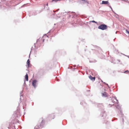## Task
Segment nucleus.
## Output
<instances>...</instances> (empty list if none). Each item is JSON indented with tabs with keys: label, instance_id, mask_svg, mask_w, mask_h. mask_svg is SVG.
<instances>
[{
	"label": "nucleus",
	"instance_id": "1",
	"mask_svg": "<svg viewBox=\"0 0 129 129\" xmlns=\"http://www.w3.org/2000/svg\"><path fill=\"white\" fill-rule=\"evenodd\" d=\"M107 26L105 24H102L98 26V28L102 30H104L107 29Z\"/></svg>",
	"mask_w": 129,
	"mask_h": 129
},
{
	"label": "nucleus",
	"instance_id": "2",
	"mask_svg": "<svg viewBox=\"0 0 129 129\" xmlns=\"http://www.w3.org/2000/svg\"><path fill=\"white\" fill-rule=\"evenodd\" d=\"M37 81L36 80H33L32 82V85L34 88H36V83Z\"/></svg>",
	"mask_w": 129,
	"mask_h": 129
},
{
	"label": "nucleus",
	"instance_id": "3",
	"mask_svg": "<svg viewBox=\"0 0 129 129\" xmlns=\"http://www.w3.org/2000/svg\"><path fill=\"white\" fill-rule=\"evenodd\" d=\"M112 100L113 103H117L118 102V100L115 98H112Z\"/></svg>",
	"mask_w": 129,
	"mask_h": 129
},
{
	"label": "nucleus",
	"instance_id": "4",
	"mask_svg": "<svg viewBox=\"0 0 129 129\" xmlns=\"http://www.w3.org/2000/svg\"><path fill=\"white\" fill-rule=\"evenodd\" d=\"M89 78L92 81H94L95 79V77H92L91 76H89Z\"/></svg>",
	"mask_w": 129,
	"mask_h": 129
},
{
	"label": "nucleus",
	"instance_id": "5",
	"mask_svg": "<svg viewBox=\"0 0 129 129\" xmlns=\"http://www.w3.org/2000/svg\"><path fill=\"white\" fill-rule=\"evenodd\" d=\"M102 4H109V3L108 1H102Z\"/></svg>",
	"mask_w": 129,
	"mask_h": 129
},
{
	"label": "nucleus",
	"instance_id": "6",
	"mask_svg": "<svg viewBox=\"0 0 129 129\" xmlns=\"http://www.w3.org/2000/svg\"><path fill=\"white\" fill-rule=\"evenodd\" d=\"M27 63L28 65V67H29V66L30 64V61L29 59H28L27 61Z\"/></svg>",
	"mask_w": 129,
	"mask_h": 129
},
{
	"label": "nucleus",
	"instance_id": "7",
	"mask_svg": "<svg viewBox=\"0 0 129 129\" xmlns=\"http://www.w3.org/2000/svg\"><path fill=\"white\" fill-rule=\"evenodd\" d=\"M41 41L42 40H41L40 39H38L37 41L36 44H38L39 43H40Z\"/></svg>",
	"mask_w": 129,
	"mask_h": 129
},
{
	"label": "nucleus",
	"instance_id": "8",
	"mask_svg": "<svg viewBox=\"0 0 129 129\" xmlns=\"http://www.w3.org/2000/svg\"><path fill=\"white\" fill-rule=\"evenodd\" d=\"M25 79H26V80L27 81H28V75L26 74L25 75Z\"/></svg>",
	"mask_w": 129,
	"mask_h": 129
},
{
	"label": "nucleus",
	"instance_id": "9",
	"mask_svg": "<svg viewBox=\"0 0 129 129\" xmlns=\"http://www.w3.org/2000/svg\"><path fill=\"white\" fill-rule=\"evenodd\" d=\"M102 95L104 96H107L108 95V94L106 92H105L104 93L102 94Z\"/></svg>",
	"mask_w": 129,
	"mask_h": 129
},
{
	"label": "nucleus",
	"instance_id": "10",
	"mask_svg": "<svg viewBox=\"0 0 129 129\" xmlns=\"http://www.w3.org/2000/svg\"><path fill=\"white\" fill-rule=\"evenodd\" d=\"M90 22H94V23H96V22L95 21H93V20L90 21Z\"/></svg>",
	"mask_w": 129,
	"mask_h": 129
},
{
	"label": "nucleus",
	"instance_id": "11",
	"mask_svg": "<svg viewBox=\"0 0 129 129\" xmlns=\"http://www.w3.org/2000/svg\"><path fill=\"white\" fill-rule=\"evenodd\" d=\"M44 123V121L43 120H42L41 122V123Z\"/></svg>",
	"mask_w": 129,
	"mask_h": 129
},
{
	"label": "nucleus",
	"instance_id": "12",
	"mask_svg": "<svg viewBox=\"0 0 129 129\" xmlns=\"http://www.w3.org/2000/svg\"><path fill=\"white\" fill-rule=\"evenodd\" d=\"M126 31L128 34H129V31H128L127 30H126Z\"/></svg>",
	"mask_w": 129,
	"mask_h": 129
},
{
	"label": "nucleus",
	"instance_id": "13",
	"mask_svg": "<svg viewBox=\"0 0 129 129\" xmlns=\"http://www.w3.org/2000/svg\"><path fill=\"white\" fill-rule=\"evenodd\" d=\"M46 6H48V3H47V4H46Z\"/></svg>",
	"mask_w": 129,
	"mask_h": 129
},
{
	"label": "nucleus",
	"instance_id": "14",
	"mask_svg": "<svg viewBox=\"0 0 129 129\" xmlns=\"http://www.w3.org/2000/svg\"><path fill=\"white\" fill-rule=\"evenodd\" d=\"M127 71H125L124 72H127Z\"/></svg>",
	"mask_w": 129,
	"mask_h": 129
},
{
	"label": "nucleus",
	"instance_id": "15",
	"mask_svg": "<svg viewBox=\"0 0 129 129\" xmlns=\"http://www.w3.org/2000/svg\"><path fill=\"white\" fill-rule=\"evenodd\" d=\"M36 127V126L35 127V128Z\"/></svg>",
	"mask_w": 129,
	"mask_h": 129
},
{
	"label": "nucleus",
	"instance_id": "16",
	"mask_svg": "<svg viewBox=\"0 0 129 129\" xmlns=\"http://www.w3.org/2000/svg\"><path fill=\"white\" fill-rule=\"evenodd\" d=\"M39 129L38 128H37V129Z\"/></svg>",
	"mask_w": 129,
	"mask_h": 129
}]
</instances>
